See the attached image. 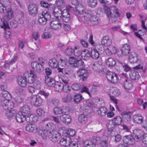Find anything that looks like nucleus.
Masks as SVG:
<instances>
[{"mask_svg":"<svg viewBox=\"0 0 147 147\" xmlns=\"http://www.w3.org/2000/svg\"><path fill=\"white\" fill-rule=\"evenodd\" d=\"M53 113L56 115H60L61 114L62 108L58 107H56L53 109Z\"/></svg>","mask_w":147,"mask_h":147,"instance_id":"52","label":"nucleus"},{"mask_svg":"<svg viewBox=\"0 0 147 147\" xmlns=\"http://www.w3.org/2000/svg\"><path fill=\"white\" fill-rule=\"evenodd\" d=\"M132 86V83L130 80H126L124 82L123 86L127 90L131 89Z\"/></svg>","mask_w":147,"mask_h":147,"instance_id":"43","label":"nucleus"},{"mask_svg":"<svg viewBox=\"0 0 147 147\" xmlns=\"http://www.w3.org/2000/svg\"><path fill=\"white\" fill-rule=\"evenodd\" d=\"M61 18L65 22L68 23L69 22L70 19V15L67 10L64 9L63 11Z\"/></svg>","mask_w":147,"mask_h":147,"instance_id":"20","label":"nucleus"},{"mask_svg":"<svg viewBox=\"0 0 147 147\" xmlns=\"http://www.w3.org/2000/svg\"><path fill=\"white\" fill-rule=\"evenodd\" d=\"M82 95L79 94H77L74 95L73 98L74 102L76 104L79 103L82 100Z\"/></svg>","mask_w":147,"mask_h":147,"instance_id":"48","label":"nucleus"},{"mask_svg":"<svg viewBox=\"0 0 147 147\" xmlns=\"http://www.w3.org/2000/svg\"><path fill=\"white\" fill-rule=\"evenodd\" d=\"M51 16L47 11H43L41 14L39 16L38 22L40 24L44 25L46 24L47 21L50 19Z\"/></svg>","mask_w":147,"mask_h":147,"instance_id":"7","label":"nucleus"},{"mask_svg":"<svg viewBox=\"0 0 147 147\" xmlns=\"http://www.w3.org/2000/svg\"><path fill=\"white\" fill-rule=\"evenodd\" d=\"M106 77L108 80L111 83H116L119 80L117 75L114 72L108 71L106 72Z\"/></svg>","mask_w":147,"mask_h":147,"instance_id":"9","label":"nucleus"},{"mask_svg":"<svg viewBox=\"0 0 147 147\" xmlns=\"http://www.w3.org/2000/svg\"><path fill=\"white\" fill-rule=\"evenodd\" d=\"M67 61V60L65 59H60L59 65L62 66H65L66 65Z\"/></svg>","mask_w":147,"mask_h":147,"instance_id":"64","label":"nucleus"},{"mask_svg":"<svg viewBox=\"0 0 147 147\" xmlns=\"http://www.w3.org/2000/svg\"><path fill=\"white\" fill-rule=\"evenodd\" d=\"M100 141L99 137L94 136L92 141L87 140L84 142V147H95V145L98 143Z\"/></svg>","mask_w":147,"mask_h":147,"instance_id":"10","label":"nucleus"},{"mask_svg":"<svg viewBox=\"0 0 147 147\" xmlns=\"http://www.w3.org/2000/svg\"><path fill=\"white\" fill-rule=\"evenodd\" d=\"M116 125L113 120L110 121L107 125L108 129L110 131H113V129L115 127Z\"/></svg>","mask_w":147,"mask_h":147,"instance_id":"55","label":"nucleus"},{"mask_svg":"<svg viewBox=\"0 0 147 147\" xmlns=\"http://www.w3.org/2000/svg\"><path fill=\"white\" fill-rule=\"evenodd\" d=\"M112 120L113 121L116 125H119L122 121L121 118L119 116H117L115 118Z\"/></svg>","mask_w":147,"mask_h":147,"instance_id":"50","label":"nucleus"},{"mask_svg":"<svg viewBox=\"0 0 147 147\" xmlns=\"http://www.w3.org/2000/svg\"><path fill=\"white\" fill-rule=\"evenodd\" d=\"M146 33L144 31H142L141 30H139L138 32H134L135 35L137 37L139 38L141 40H144L141 36L146 34Z\"/></svg>","mask_w":147,"mask_h":147,"instance_id":"47","label":"nucleus"},{"mask_svg":"<svg viewBox=\"0 0 147 147\" xmlns=\"http://www.w3.org/2000/svg\"><path fill=\"white\" fill-rule=\"evenodd\" d=\"M25 116H23L22 114L19 112L18 114L16 115L15 118L17 122L21 123L23 122L24 120H25Z\"/></svg>","mask_w":147,"mask_h":147,"instance_id":"39","label":"nucleus"},{"mask_svg":"<svg viewBox=\"0 0 147 147\" xmlns=\"http://www.w3.org/2000/svg\"><path fill=\"white\" fill-rule=\"evenodd\" d=\"M45 82L49 87L53 86L55 83L53 79L47 76H46L45 77Z\"/></svg>","mask_w":147,"mask_h":147,"instance_id":"26","label":"nucleus"},{"mask_svg":"<svg viewBox=\"0 0 147 147\" xmlns=\"http://www.w3.org/2000/svg\"><path fill=\"white\" fill-rule=\"evenodd\" d=\"M49 131L40 130L38 131V134L41 136L43 139H45L48 136H49Z\"/></svg>","mask_w":147,"mask_h":147,"instance_id":"40","label":"nucleus"},{"mask_svg":"<svg viewBox=\"0 0 147 147\" xmlns=\"http://www.w3.org/2000/svg\"><path fill=\"white\" fill-rule=\"evenodd\" d=\"M74 55L76 57H79L81 54L82 51L79 50L78 49L77 47H75L74 50Z\"/></svg>","mask_w":147,"mask_h":147,"instance_id":"57","label":"nucleus"},{"mask_svg":"<svg viewBox=\"0 0 147 147\" xmlns=\"http://www.w3.org/2000/svg\"><path fill=\"white\" fill-rule=\"evenodd\" d=\"M53 10V15L55 17V18L54 19H61L63 14V11L61 8L58 7L54 6V8Z\"/></svg>","mask_w":147,"mask_h":147,"instance_id":"17","label":"nucleus"},{"mask_svg":"<svg viewBox=\"0 0 147 147\" xmlns=\"http://www.w3.org/2000/svg\"><path fill=\"white\" fill-rule=\"evenodd\" d=\"M78 119L79 122L82 123H85L87 120V116L82 114L79 115Z\"/></svg>","mask_w":147,"mask_h":147,"instance_id":"44","label":"nucleus"},{"mask_svg":"<svg viewBox=\"0 0 147 147\" xmlns=\"http://www.w3.org/2000/svg\"><path fill=\"white\" fill-rule=\"evenodd\" d=\"M24 76L27 81V83L30 84H32L34 82V80L37 77L35 72L32 71H30V73L29 72L25 73Z\"/></svg>","mask_w":147,"mask_h":147,"instance_id":"5","label":"nucleus"},{"mask_svg":"<svg viewBox=\"0 0 147 147\" xmlns=\"http://www.w3.org/2000/svg\"><path fill=\"white\" fill-rule=\"evenodd\" d=\"M36 112L37 114L40 117H43L45 115V111L40 109H38L37 110Z\"/></svg>","mask_w":147,"mask_h":147,"instance_id":"61","label":"nucleus"},{"mask_svg":"<svg viewBox=\"0 0 147 147\" xmlns=\"http://www.w3.org/2000/svg\"><path fill=\"white\" fill-rule=\"evenodd\" d=\"M69 63L70 65L75 67L83 66L84 61L80 58H77L73 57H69Z\"/></svg>","mask_w":147,"mask_h":147,"instance_id":"6","label":"nucleus"},{"mask_svg":"<svg viewBox=\"0 0 147 147\" xmlns=\"http://www.w3.org/2000/svg\"><path fill=\"white\" fill-rule=\"evenodd\" d=\"M71 88L74 90H78L80 89L81 86L80 84L75 83L72 85Z\"/></svg>","mask_w":147,"mask_h":147,"instance_id":"58","label":"nucleus"},{"mask_svg":"<svg viewBox=\"0 0 147 147\" xmlns=\"http://www.w3.org/2000/svg\"><path fill=\"white\" fill-rule=\"evenodd\" d=\"M141 131L140 130L136 131L135 132V138L138 140H141L142 137L143 136V134H141Z\"/></svg>","mask_w":147,"mask_h":147,"instance_id":"53","label":"nucleus"},{"mask_svg":"<svg viewBox=\"0 0 147 147\" xmlns=\"http://www.w3.org/2000/svg\"><path fill=\"white\" fill-rule=\"evenodd\" d=\"M72 99L73 98L70 95H68L63 98L62 100L64 102H70L72 100Z\"/></svg>","mask_w":147,"mask_h":147,"instance_id":"54","label":"nucleus"},{"mask_svg":"<svg viewBox=\"0 0 147 147\" xmlns=\"http://www.w3.org/2000/svg\"><path fill=\"white\" fill-rule=\"evenodd\" d=\"M49 137L50 140L54 142H56L59 138V136L56 131H50Z\"/></svg>","mask_w":147,"mask_h":147,"instance_id":"19","label":"nucleus"},{"mask_svg":"<svg viewBox=\"0 0 147 147\" xmlns=\"http://www.w3.org/2000/svg\"><path fill=\"white\" fill-rule=\"evenodd\" d=\"M30 109L28 105H25L21 108V111L20 113L23 116H26L28 115L30 113Z\"/></svg>","mask_w":147,"mask_h":147,"instance_id":"22","label":"nucleus"},{"mask_svg":"<svg viewBox=\"0 0 147 147\" xmlns=\"http://www.w3.org/2000/svg\"><path fill=\"white\" fill-rule=\"evenodd\" d=\"M134 121L137 123L141 124L143 121V118L140 115H135L134 116Z\"/></svg>","mask_w":147,"mask_h":147,"instance_id":"38","label":"nucleus"},{"mask_svg":"<svg viewBox=\"0 0 147 147\" xmlns=\"http://www.w3.org/2000/svg\"><path fill=\"white\" fill-rule=\"evenodd\" d=\"M60 20L53 18L52 21L50 22V26L53 29L58 30L61 28L62 24L59 21Z\"/></svg>","mask_w":147,"mask_h":147,"instance_id":"13","label":"nucleus"},{"mask_svg":"<svg viewBox=\"0 0 147 147\" xmlns=\"http://www.w3.org/2000/svg\"><path fill=\"white\" fill-rule=\"evenodd\" d=\"M46 128L47 129V131H55V126L52 123L50 122L46 124Z\"/></svg>","mask_w":147,"mask_h":147,"instance_id":"36","label":"nucleus"},{"mask_svg":"<svg viewBox=\"0 0 147 147\" xmlns=\"http://www.w3.org/2000/svg\"><path fill=\"white\" fill-rule=\"evenodd\" d=\"M77 74L80 80L85 81L88 76V71L85 69H80L77 71Z\"/></svg>","mask_w":147,"mask_h":147,"instance_id":"12","label":"nucleus"},{"mask_svg":"<svg viewBox=\"0 0 147 147\" xmlns=\"http://www.w3.org/2000/svg\"><path fill=\"white\" fill-rule=\"evenodd\" d=\"M121 115L125 121H127L130 120L131 113L129 111H125L121 113Z\"/></svg>","mask_w":147,"mask_h":147,"instance_id":"29","label":"nucleus"},{"mask_svg":"<svg viewBox=\"0 0 147 147\" xmlns=\"http://www.w3.org/2000/svg\"><path fill=\"white\" fill-rule=\"evenodd\" d=\"M107 109L105 107H100L97 111L98 115L100 116H104L107 114Z\"/></svg>","mask_w":147,"mask_h":147,"instance_id":"34","label":"nucleus"},{"mask_svg":"<svg viewBox=\"0 0 147 147\" xmlns=\"http://www.w3.org/2000/svg\"><path fill=\"white\" fill-rule=\"evenodd\" d=\"M130 47L127 44H125L123 45L121 50V53L123 55L125 56L127 55L129 53Z\"/></svg>","mask_w":147,"mask_h":147,"instance_id":"24","label":"nucleus"},{"mask_svg":"<svg viewBox=\"0 0 147 147\" xmlns=\"http://www.w3.org/2000/svg\"><path fill=\"white\" fill-rule=\"evenodd\" d=\"M61 120L65 123H70L71 121V118L70 116L68 115H61Z\"/></svg>","mask_w":147,"mask_h":147,"instance_id":"32","label":"nucleus"},{"mask_svg":"<svg viewBox=\"0 0 147 147\" xmlns=\"http://www.w3.org/2000/svg\"><path fill=\"white\" fill-rule=\"evenodd\" d=\"M84 7L82 5H76L74 8L70 5H67L66 9L67 11H73L74 13L76 15H81L84 14Z\"/></svg>","mask_w":147,"mask_h":147,"instance_id":"4","label":"nucleus"},{"mask_svg":"<svg viewBox=\"0 0 147 147\" xmlns=\"http://www.w3.org/2000/svg\"><path fill=\"white\" fill-rule=\"evenodd\" d=\"M106 62L107 65L110 67H114L116 64L115 60L112 58L107 59Z\"/></svg>","mask_w":147,"mask_h":147,"instance_id":"42","label":"nucleus"},{"mask_svg":"<svg viewBox=\"0 0 147 147\" xmlns=\"http://www.w3.org/2000/svg\"><path fill=\"white\" fill-rule=\"evenodd\" d=\"M40 4L42 7L47 9L49 11H52L54 8V5L53 4L49 3L44 1H40Z\"/></svg>","mask_w":147,"mask_h":147,"instance_id":"18","label":"nucleus"},{"mask_svg":"<svg viewBox=\"0 0 147 147\" xmlns=\"http://www.w3.org/2000/svg\"><path fill=\"white\" fill-rule=\"evenodd\" d=\"M128 60L131 63L137 62L138 60L137 54L134 52L131 53L128 57Z\"/></svg>","mask_w":147,"mask_h":147,"instance_id":"23","label":"nucleus"},{"mask_svg":"<svg viewBox=\"0 0 147 147\" xmlns=\"http://www.w3.org/2000/svg\"><path fill=\"white\" fill-rule=\"evenodd\" d=\"M83 15V17H82V20L88 21H89L93 25H97L100 22L99 18L95 15H93L90 11L84 12Z\"/></svg>","mask_w":147,"mask_h":147,"instance_id":"3","label":"nucleus"},{"mask_svg":"<svg viewBox=\"0 0 147 147\" xmlns=\"http://www.w3.org/2000/svg\"><path fill=\"white\" fill-rule=\"evenodd\" d=\"M129 76L131 79L134 80H138L140 77L139 73L136 71L131 72Z\"/></svg>","mask_w":147,"mask_h":147,"instance_id":"35","label":"nucleus"},{"mask_svg":"<svg viewBox=\"0 0 147 147\" xmlns=\"http://www.w3.org/2000/svg\"><path fill=\"white\" fill-rule=\"evenodd\" d=\"M55 3L57 5V7H63L65 4V0H56Z\"/></svg>","mask_w":147,"mask_h":147,"instance_id":"49","label":"nucleus"},{"mask_svg":"<svg viewBox=\"0 0 147 147\" xmlns=\"http://www.w3.org/2000/svg\"><path fill=\"white\" fill-rule=\"evenodd\" d=\"M101 43L102 45L106 46H109L112 43L111 40L107 36L103 37L101 40Z\"/></svg>","mask_w":147,"mask_h":147,"instance_id":"27","label":"nucleus"},{"mask_svg":"<svg viewBox=\"0 0 147 147\" xmlns=\"http://www.w3.org/2000/svg\"><path fill=\"white\" fill-rule=\"evenodd\" d=\"M15 92L17 95L22 94L24 92L23 89L20 87H16L15 89Z\"/></svg>","mask_w":147,"mask_h":147,"instance_id":"51","label":"nucleus"},{"mask_svg":"<svg viewBox=\"0 0 147 147\" xmlns=\"http://www.w3.org/2000/svg\"><path fill=\"white\" fill-rule=\"evenodd\" d=\"M106 77L108 80L111 83H116L119 80L117 75L114 72L108 71L106 72Z\"/></svg>","mask_w":147,"mask_h":147,"instance_id":"8","label":"nucleus"},{"mask_svg":"<svg viewBox=\"0 0 147 147\" xmlns=\"http://www.w3.org/2000/svg\"><path fill=\"white\" fill-rule=\"evenodd\" d=\"M97 51V50L94 49H91L90 51L91 57L94 59H98L99 58L100 54Z\"/></svg>","mask_w":147,"mask_h":147,"instance_id":"30","label":"nucleus"},{"mask_svg":"<svg viewBox=\"0 0 147 147\" xmlns=\"http://www.w3.org/2000/svg\"><path fill=\"white\" fill-rule=\"evenodd\" d=\"M28 10L29 13L30 15L34 16L38 13V7L36 4H30L28 6Z\"/></svg>","mask_w":147,"mask_h":147,"instance_id":"14","label":"nucleus"},{"mask_svg":"<svg viewBox=\"0 0 147 147\" xmlns=\"http://www.w3.org/2000/svg\"><path fill=\"white\" fill-rule=\"evenodd\" d=\"M124 71L126 72L130 71L131 68L127 64H125L122 65Z\"/></svg>","mask_w":147,"mask_h":147,"instance_id":"62","label":"nucleus"},{"mask_svg":"<svg viewBox=\"0 0 147 147\" xmlns=\"http://www.w3.org/2000/svg\"><path fill=\"white\" fill-rule=\"evenodd\" d=\"M30 102L32 104L36 106H41L43 102L42 98L38 95H33L30 99Z\"/></svg>","mask_w":147,"mask_h":147,"instance_id":"11","label":"nucleus"},{"mask_svg":"<svg viewBox=\"0 0 147 147\" xmlns=\"http://www.w3.org/2000/svg\"><path fill=\"white\" fill-rule=\"evenodd\" d=\"M49 64L50 67L54 68L57 67L59 64L57 61L55 59H53L50 60L49 61Z\"/></svg>","mask_w":147,"mask_h":147,"instance_id":"41","label":"nucleus"},{"mask_svg":"<svg viewBox=\"0 0 147 147\" xmlns=\"http://www.w3.org/2000/svg\"><path fill=\"white\" fill-rule=\"evenodd\" d=\"M123 141L124 143L129 146H132L135 143V139L131 135L125 136L123 138Z\"/></svg>","mask_w":147,"mask_h":147,"instance_id":"15","label":"nucleus"},{"mask_svg":"<svg viewBox=\"0 0 147 147\" xmlns=\"http://www.w3.org/2000/svg\"><path fill=\"white\" fill-rule=\"evenodd\" d=\"M2 96L5 99L3 100L1 102L2 106L4 109H11L13 107L14 104L12 101H9L8 99L11 97V95L8 92L6 91H3Z\"/></svg>","mask_w":147,"mask_h":147,"instance_id":"2","label":"nucleus"},{"mask_svg":"<svg viewBox=\"0 0 147 147\" xmlns=\"http://www.w3.org/2000/svg\"><path fill=\"white\" fill-rule=\"evenodd\" d=\"M17 82L19 85L22 87H25L27 84V81L24 77L19 76L17 80Z\"/></svg>","mask_w":147,"mask_h":147,"instance_id":"25","label":"nucleus"},{"mask_svg":"<svg viewBox=\"0 0 147 147\" xmlns=\"http://www.w3.org/2000/svg\"><path fill=\"white\" fill-rule=\"evenodd\" d=\"M93 69L95 71L100 72L102 70V65L98 62H95L92 64Z\"/></svg>","mask_w":147,"mask_h":147,"instance_id":"28","label":"nucleus"},{"mask_svg":"<svg viewBox=\"0 0 147 147\" xmlns=\"http://www.w3.org/2000/svg\"><path fill=\"white\" fill-rule=\"evenodd\" d=\"M65 53L67 55H70L73 53V50L71 47H69L65 49Z\"/></svg>","mask_w":147,"mask_h":147,"instance_id":"60","label":"nucleus"},{"mask_svg":"<svg viewBox=\"0 0 147 147\" xmlns=\"http://www.w3.org/2000/svg\"><path fill=\"white\" fill-rule=\"evenodd\" d=\"M13 108L11 109H9V108L7 109H5V110H7L8 111L6 113L7 115V117L9 119H11V118L15 115L14 114L15 111H12L11 110Z\"/></svg>","mask_w":147,"mask_h":147,"instance_id":"46","label":"nucleus"},{"mask_svg":"<svg viewBox=\"0 0 147 147\" xmlns=\"http://www.w3.org/2000/svg\"><path fill=\"white\" fill-rule=\"evenodd\" d=\"M36 129V128L35 125L32 124H28L26 126V130L28 131H33L35 130Z\"/></svg>","mask_w":147,"mask_h":147,"instance_id":"45","label":"nucleus"},{"mask_svg":"<svg viewBox=\"0 0 147 147\" xmlns=\"http://www.w3.org/2000/svg\"><path fill=\"white\" fill-rule=\"evenodd\" d=\"M105 12L108 17L111 19L112 23L116 22L117 20V18L120 16L118 11V9L115 6H113L108 8L107 6L104 7Z\"/></svg>","mask_w":147,"mask_h":147,"instance_id":"1","label":"nucleus"},{"mask_svg":"<svg viewBox=\"0 0 147 147\" xmlns=\"http://www.w3.org/2000/svg\"><path fill=\"white\" fill-rule=\"evenodd\" d=\"M51 35L49 31L45 32L42 34V37L43 39L48 38L51 37Z\"/></svg>","mask_w":147,"mask_h":147,"instance_id":"56","label":"nucleus"},{"mask_svg":"<svg viewBox=\"0 0 147 147\" xmlns=\"http://www.w3.org/2000/svg\"><path fill=\"white\" fill-rule=\"evenodd\" d=\"M37 117L33 115H30L29 116H26L25 120L28 122H36L37 121Z\"/></svg>","mask_w":147,"mask_h":147,"instance_id":"33","label":"nucleus"},{"mask_svg":"<svg viewBox=\"0 0 147 147\" xmlns=\"http://www.w3.org/2000/svg\"><path fill=\"white\" fill-rule=\"evenodd\" d=\"M87 4L89 7L94 8L97 5L98 2L97 0H87Z\"/></svg>","mask_w":147,"mask_h":147,"instance_id":"37","label":"nucleus"},{"mask_svg":"<svg viewBox=\"0 0 147 147\" xmlns=\"http://www.w3.org/2000/svg\"><path fill=\"white\" fill-rule=\"evenodd\" d=\"M63 90L66 92H69L70 91V87L67 84H63Z\"/></svg>","mask_w":147,"mask_h":147,"instance_id":"63","label":"nucleus"},{"mask_svg":"<svg viewBox=\"0 0 147 147\" xmlns=\"http://www.w3.org/2000/svg\"><path fill=\"white\" fill-rule=\"evenodd\" d=\"M39 44V41H38V43L34 42V44H33L32 46V49L34 50L38 49L40 47Z\"/></svg>","mask_w":147,"mask_h":147,"instance_id":"59","label":"nucleus"},{"mask_svg":"<svg viewBox=\"0 0 147 147\" xmlns=\"http://www.w3.org/2000/svg\"><path fill=\"white\" fill-rule=\"evenodd\" d=\"M31 66L36 71L40 73L43 70L42 64L37 61H34L31 63Z\"/></svg>","mask_w":147,"mask_h":147,"instance_id":"16","label":"nucleus"},{"mask_svg":"<svg viewBox=\"0 0 147 147\" xmlns=\"http://www.w3.org/2000/svg\"><path fill=\"white\" fill-rule=\"evenodd\" d=\"M71 142L70 139L69 137L65 136L62 138L60 141V144L64 146H68Z\"/></svg>","mask_w":147,"mask_h":147,"instance_id":"21","label":"nucleus"},{"mask_svg":"<svg viewBox=\"0 0 147 147\" xmlns=\"http://www.w3.org/2000/svg\"><path fill=\"white\" fill-rule=\"evenodd\" d=\"M55 90L58 92H61L63 88V84L61 82H56L54 86Z\"/></svg>","mask_w":147,"mask_h":147,"instance_id":"31","label":"nucleus"}]
</instances>
